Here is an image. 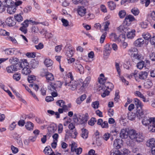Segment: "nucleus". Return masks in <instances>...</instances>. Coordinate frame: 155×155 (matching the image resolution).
I'll use <instances>...</instances> for the list:
<instances>
[{"instance_id":"nucleus-1","label":"nucleus","mask_w":155,"mask_h":155,"mask_svg":"<svg viewBox=\"0 0 155 155\" xmlns=\"http://www.w3.org/2000/svg\"><path fill=\"white\" fill-rule=\"evenodd\" d=\"M78 83L77 81L74 80H72L68 82L65 81L64 83V85L66 86H68V87L69 89L72 91H74L77 88Z\"/></svg>"},{"instance_id":"nucleus-2","label":"nucleus","mask_w":155,"mask_h":155,"mask_svg":"<svg viewBox=\"0 0 155 155\" xmlns=\"http://www.w3.org/2000/svg\"><path fill=\"white\" fill-rule=\"evenodd\" d=\"M56 88L53 84V83H50L49 86L48 87V90L49 92L51 94V95L54 97L58 96Z\"/></svg>"},{"instance_id":"nucleus-3","label":"nucleus","mask_w":155,"mask_h":155,"mask_svg":"<svg viewBox=\"0 0 155 155\" xmlns=\"http://www.w3.org/2000/svg\"><path fill=\"white\" fill-rule=\"evenodd\" d=\"M142 124L145 126H148L150 124L153 123V122H155V118L151 117L147 118V117H144L142 118Z\"/></svg>"},{"instance_id":"nucleus-4","label":"nucleus","mask_w":155,"mask_h":155,"mask_svg":"<svg viewBox=\"0 0 155 155\" xmlns=\"http://www.w3.org/2000/svg\"><path fill=\"white\" fill-rule=\"evenodd\" d=\"M117 29L118 32L122 33H126L130 30V28L128 27V26L124 24V23L118 27Z\"/></svg>"},{"instance_id":"nucleus-5","label":"nucleus","mask_w":155,"mask_h":155,"mask_svg":"<svg viewBox=\"0 0 155 155\" xmlns=\"http://www.w3.org/2000/svg\"><path fill=\"white\" fill-rule=\"evenodd\" d=\"M115 66L117 71L118 73V74L119 75L120 80H121L122 82L124 83V84L126 85H128L129 84L128 82L127 81L123 76H120V69L119 68V64L118 63H116L115 64Z\"/></svg>"},{"instance_id":"nucleus-6","label":"nucleus","mask_w":155,"mask_h":155,"mask_svg":"<svg viewBox=\"0 0 155 155\" xmlns=\"http://www.w3.org/2000/svg\"><path fill=\"white\" fill-rule=\"evenodd\" d=\"M73 66L75 69L80 74H83L84 72V68L83 66L79 63L77 61L76 62L73 64Z\"/></svg>"},{"instance_id":"nucleus-7","label":"nucleus","mask_w":155,"mask_h":155,"mask_svg":"<svg viewBox=\"0 0 155 155\" xmlns=\"http://www.w3.org/2000/svg\"><path fill=\"white\" fill-rule=\"evenodd\" d=\"M64 50L66 51V55L69 58L72 57L73 54V49L70 45H67L65 47Z\"/></svg>"},{"instance_id":"nucleus-8","label":"nucleus","mask_w":155,"mask_h":155,"mask_svg":"<svg viewBox=\"0 0 155 155\" xmlns=\"http://www.w3.org/2000/svg\"><path fill=\"white\" fill-rule=\"evenodd\" d=\"M135 20V19L133 16L131 15H129L126 16L124 23V24H126L129 26L131 24L132 21Z\"/></svg>"},{"instance_id":"nucleus-9","label":"nucleus","mask_w":155,"mask_h":155,"mask_svg":"<svg viewBox=\"0 0 155 155\" xmlns=\"http://www.w3.org/2000/svg\"><path fill=\"white\" fill-rule=\"evenodd\" d=\"M137 133L136 131L134 130H128V136L129 138L131 140L135 139L136 136H137Z\"/></svg>"},{"instance_id":"nucleus-10","label":"nucleus","mask_w":155,"mask_h":155,"mask_svg":"<svg viewBox=\"0 0 155 155\" xmlns=\"http://www.w3.org/2000/svg\"><path fill=\"white\" fill-rule=\"evenodd\" d=\"M7 25L10 27L14 26L16 24V22L13 18L9 17L7 18L5 21Z\"/></svg>"},{"instance_id":"nucleus-11","label":"nucleus","mask_w":155,"mask_h":155,"mask_svg":"<svg viewBox=\"0 0 155 155\" xmlns=\"http://www.w3.org/2000/svg\"><path fill=\"white\" fill-rule=\"evenodd\" d=\"M135 113L137 118L139 120L143 118L144 117L143 110L142 108H137Z\"/></svg>"},{"instance_id":"nucleus-12","label":"nucleus","mask_w":155,"mask_h":155,"mask_svg":"<svg viewBox=\"0 0 155 155\" xmlns=\"http://www.w3.org/2000/svg\"><path fill=\"white\" fill-rule=\"evenodd\" d=\"M91 79L90 76L87 77L85 79L84 81L83 82L82 86L81 87V89L82 90H84L88 85Z\"/></svg>"},{"instance_id":"nucleus-13","label":"nucleus","mask_w":155,"mask_h":155,"mask_svg":"<svg viewBox=\"0 0 155 155\" xmlns=\"http://www.w3.org/2000/svg\"><path fill=\"white\" fill-rule=\"evenodd\" d=\"M86 9L84 7H80L77 9V12L78 15L81 17L85 15Z\"/></svg>"},{"instance_id":"nucleus-14","label":"nucleus","mask_w":155,"mask_h":155,"mask_svg":"<svg viewBox=\"0 0 155 155\" xmlns=\"http://www.w3.org/2000/svg\"><path fill=\"white\" fill-rule=\"evenodd\" d=\"M14 4V2L12 0H5L2 2L3 6L8 8L12 6Z\"/></svg>"},{"instance_id":"nucleus-15","label":"nucleus","mask_w":155,"mask_h":155,"mask_svg":"<svg viewBox=\"0 0 155 155\" xmlns=\"http://www.w3.org/2000/svg\"><path fill=\"white\" fill-rule=\"evenodd\" d=\"M122 145V140L120 139L115 140L113 143L114 147L117 149L120 148Z\"/></svg>"},{"instance_id":"nucleus-16","label":"nucleus","mask_w":155,"mask_h":155,"mask_svg":"<svg viewBox=\"0 0 155 155\" xmlns=\"http://www.w3.org/2000/svg\"><path fill=\"white\" fill-rule=\"evenodd\" d=\"M128 136V131H127L126 129H123L121 130L120 137L122 138H126Z\"/></svg>"},{"instance_id":"nucleus-17","label":"nucleus","mask_w":155,"mask_h":155,"mask_svg":"<svg viewBox=\"0 0 155 155\" xmlns=\"http://www.w3.org/2000/svg\"><path fill=\"white\" fill-rule=\"evenodd\" d=\"M127 32V36L128 38L132 39L133 38L135 35L136 31L134 29H132L129 31Z\"/></svg>"},{"instance_id":"nucleus-18","label":"nucleus","mask_w":155,"mask_h":155,"mask_svg":"<svg viewBox=\"0 0 155 155\" xmlns=\"http://www.w3.org/2000/svg\"><path fill=\"white\" fill-rule=\"evenodd\" d=\"M153 85V83L151 80L150 79H147L144 83V87L145 88H149Z\"/></svg>"},{"instance_id":"nucleus-19","label":"nucleus","mask_w":155,"mask_h":155,"mask_svg":"<svg viewBox=\"0 0 155 155\" xmlns=\"http://www.w3.org/2000/svg\"><path fill=\"white\" fill-rule=\"evenodd\" d=\"M143 40L142 38H139L135 41L134 44L135 46L140 47L143 45Z\"/></svg>"},{"instance_id":"nucleus-20","label":"nucleus","mask_w":155,"mask_h":155,"mask_svg":"<svg viewBox=\"0 0 155 155\" xmlns=\"http://www.w3.org/2000/svg\"><path fill=\"white\" fill-rule=\"evenodd\" d=\"M6 70L8 73H13V71H17V68L12 65L6 68Z\"/></svg>"},{"instance_id":"nucleus-21","label":"nucleus","mask_w":155,"mask_h":155,"mask_svg":"<svg viewBox=\"0 0 155 155\" xmlns=\"http://www.w3.org/2000/svg\"><path fill=\"white\" fill-rule=\"evenodd\" d=\"M31 72V71L30 68L29 66L28 67H23L22 70V73L23 74L28 75Z\"/></svg>"},{"instance_id":"nucleus-22","label":"nucleus","mask_w":155,"mask_h":155,"mask_svg":"<svg viewBox=\"0 0 155 155\" xmlns=\"http://www.w3.org/2000/svg\"><path fill=\"white\" fill-rule=\"evenodd\" d=\"M47 82H49L50 81H53L54 80V75L51 73L48 72L45 77Z\"/></svg>"},{"instance_id":"nucleus-23","label":"nucleus","mask_w":155,"mask_h":155,"mask_svg":"<svg viewBox=\"0 0 155 155\" xmlns=\"http://www.w3.org/2000/svg\"><path fill=\"white\" fill-rule=\"evenodd\" d=\"M146 145L150 148L155 147V140L153 138L151 139L147 142Z\"/></svg>"},{"instance_id":"nucleus-24","label":"nucleus","mask_w":155,"mask_h":155,"mask_svg":"<svg viewBox=\"0 0 155 155\" xmlns=\"http://www.w3.org/2000/svg\"><path fill=\"white\" fill-rule=\"evenodd\" d=\"M148 73L146 71H141L139 74V78L141 80L146 79L147 77Z\"/></svg>"},{"instance_id":"nucleus-25","label":"nucleus","mask_w":155,"mask_h":155,"mask_svg":"<svg viewBox=\"0 0 155 155\" xmlns=\"http://www.w3.org/2000/svg\"><path fill=\"white\" fill-rule=\"evenodd\" d=\"M144 139V137L142 134H137V136H136V138L134 141L138 142H143Z\"/></svg>"},{"instance_id":"nucleus-26","label":"nucleus","mask_w":155,"mask_h":155,"mask_svg":"<svg viewBox=\"0 0 155 155\" xmlns=\"http://www.w3.org/2000/svg\"><path fill=\"white\" fill-rule=\"evenodd\" d=\"M16 10V8L13 5L12 6L7 8V11L8 13L11 14H14Z\"/></svg>"},{"instance_id":"nucleus-27","label":"nucleus","mask_w":155,"mask_h":155,"mask_svg":"<svg viewBox=\"0 0 155 155\" xmlns=\"http://www.w3.org/2000/svg\"><path fill=\"white\" fill-rule=\"evenodd\" d=\"M17 49L15 48H8L6 49L5 51V54L8 55H12L15 54V51H16Z\"/></svg>"},{"instance_id":"nucleus-28","label":"nucleus","mask_w":155,"mask_h":155,"mask_svg":"<svg viewBox=\"0 0 155 155\" xmlns=\"http://www.w3.org/2000/svg\"><path fill=\"white\" fill-rule=\"evenodd\" d=\"M44 63L47 67L51 66L53 64V62L49 58H46L44 61Z\"/></svg>"},{"instance_id":"nucleus-29","label":"nucleus","mask_w":155,"mask_h":155,"mask_svg":"<svg viewBox=\"0 0 155 155\" xmlns=\"http://www.w3.org/2000/svg\"><path fill=\"white\" fill-rule=\"evenodd\" d=\"M134 101L135 105L137 106V108L139 107H140V108H142L143 106V104L142 102L138 99L137 98L134 99Z\"/></svg>"},{"instance_id":"nucleus-30","label":"nucleus","mask_w":155,"mask_h":155,"mask_svg":"<svg viewBox=\"0 0 155 155\" xmlns=\"http://www.w3.org/2000/svg\"><path fill=\"white\" fill-rule=\"evenodd\" d=\"M56 104L58 105L63 108H64V109L67 108V106L65 105L64 102L62 100H59L57 101Z\"/></svg>"},{"instance_id":"nucleus-31","label":"nucleus","mask_w":155,"mask_h":155,"mask_svg":"<svg viewBox=\"0 0 155 155\" xmlns=\"http://www.w3.org/2000/svg\"><path fill=\"white\" fill-rule=\"evenodd\" d=\"M9 61L12 64H16L18 63L19 59L16 57H13L10 58Z\"/></svg>"},{"instance_id":"nucleus-32","label":"nucleus","mask_w":155,"mask_h":155,"mask_svg":"<svg viewBox=\"0 0 155 155\" xmlns=\"http://www.w3.org/2000/svg\"><path fill=\"white\" fill-rule=\"evenodd\" d=\"M148 130L151 132H155V122H153L148 126Z\"/></svg>"},{"instance_id":"nucleus-33","label":"nucleus","mask_w":155,"mask_h":155,"mask_svg":"<svg viewBox=\"0 0 155 155\" xmlns=\"http://www.w3.org/2000/svg\"><path fill=\"white\" fill-rule=\"evenodd\" d=\"M14 18L18 22H21L23 20V18L21 14H17L14 15Z\"/></svg>"},{"instance_id":"nucleus-34","label":"nucleus","mask_w":155,"mask_h":155,"mask_svg":"<svg viewBox=\"0 0 155 155\" xmlns=\"http://www.w3.org/2000/svg\"><path fill=\"white\" fill-rule=\"evenodd\" d=\"M25 127L26 129L29 130L33 129L34 125L32 123L30 122H28L25 124Z\"/></svg>"},{"instance_id":"nucleus-35","label":"nucleus","mask_w":155,"mask_h":155,"mask_svg":"<svg viewBox=\"0 0 155 155\" xmlns=\"http://www.w3.org/2000/svg\"><path fill=\"white\" fill-rule=\"evenodd\" d=\"M29 66V64L27 62L26 59H23L21 60V62L20 64V67L22 68Z\"/></svg>"},{"instance_id":"nucleus-36","label":"nucleus","mask_w":155,"mask_h":155,"mask_svg":"<svg viewBox=\"0 0 155 155\" xmlns=\"http://www.w3.org/2000/svg\"><path fill=\"white\" fill-rule=\"evenodd\" d=\"M81 130V136L83 138L86 139L88 137V132L87 130L84 128L82 129Z\"/></svg>"},{"instance_id":"nucleus-37","label":"nucleus","mask_w":155,"mask_h":155,"mask_svg":"<svg viewBox=\"0 0 155 155\" xmlns=\"http://www.w3.org/2000/svg\"><path fill=\"white\" fill-rule=\"evenodd\" d=\"M108 7L111 10L114 9L116 7V5L113 1H110L107 2Z\"/></svg>"},{"instance_id":"nucleus-38","label":"nucleus","mask_w":155,"mask_h":155,"mask_svg":"<svg viewBox=\"0 0 155 155\" xmlns=\"http://www.w3.org/2000/svg\"><path fill=\"white\" fill-rule=\"evenodd\" d=\"M128 117L129 119L130 120H135L137 117L136 113L130 112L128 113Z\"/></svg>"},{"instance_id":"nucleus-39","label":"nucleus","mask_w":155,"mask_h":155,"mask_svg":"<svg viewBox=\"0 0 155 155\" xmlns=\"http://www.w3.org/2000/svg\"><path fill=\"white\" fill-rule=\"evenodd\" d=\"M133 58L137 60H141L143 58V56L142 54L138 53H137L136 54V53L134 54Z\"/></svg>"},{"instance_id":"nucleus-40","label":"nucleus","mask_w":155,"mask_h":155,"mask_svg":"<svg viewBox=\"0 0 155 155\" xmlns=\"http://www.w3.org/2000/svg\"><path fill=\"white\" fill-rule=\"evenodd\" d=\"M137 49L136 48H132L129 50V52L132 56H134V54L136 53V54L137 53Z\"/></svg>"},{"instance_id":"nucleus-41","label":"nucleus","mask_w":155,"mask_h":155,"mask_svg":"<svg viewBox=\"0 0 155 155\" xmlns=\"http://www.w3.org/2000/svg\"><path fill=\"white\" fill-rule=\"evenodd\" d=\"M105 87L106 89H110L112 90L114 88V85L113 84L110 82H108L104 84Z\"/></svg>"},{"instance_id":"nucleus-42","label":"nucleus","mask_w":155,"mask_h":155,"mask_svg":"<svg viewBox=\"0 0 155 155\" xmlns=\"http://www.w3.org/2000/svg\"><path fill=\"white\" fill-rule=\"evenodd\" d=\"M39 30L38 27L33 26L31 28V31L32 34H36L38 33Z\"/></svg>"},{"instance_id":"nucleus-43","label":"nucleus","mask_w":155,"mask_h":155,"mask_svg":"<svg viewBox=\"0 0 155 155\" xmlns=\"http://www.w3.org/2000/svg\"><path fill=\"white\" fill-rule=\"evenodd\" d=\"M142 36L143 38L146 40H148L151 37L150 34L147 32H144L142 34Z\"/></svg>"},{"instance_id":"nucleus-44","label":"nucleus","mask_w":155,"mask_h":155,"mask_svg":"<svg viewBox=\"0 0 155 155\" xmlns=\"http://www.w3.org/2000/svg\"><path fill=\"white\" fill-rule=\"evenodd\" d=\"M52 151V150L50 146H47L45 147L44 152L47 155L49 154Z\"/></svg>"},{"instance_id":"nucleus-45","label":"nucleus","mask_w":155,"mask_h":155,"mask_svg":"<svg viewBox=\"0 0 155 155\" xmlns=\"http://www.w3.org/2000/svg\"><path fill=\"white\" fill-rule=\"evenodd\" d=\"M131 12L135 16L138 15L140 13V11L137 8H132L131 10Z\"/></svg>"},{"instance_id":"nucleus-46","label":"nucleus","mask_w":155,"mask_h":155,"mask_svg":"<svg viewBox=\"0 0 155 155\" xmlns=\"http://www.w3.org/2000/svg\"><path fill=\"white\" fill-rule=\"evenodd\" d=\"M13 78L16 81H18L21 78V75L20 73L14 74L13 76Z\"/></svg>"},{"instance_id":"nucleus-47","label":"nucleus","mask_w":155,"mask_h":155,"mask_svg":"<svg viewBox=\"0 0 155 155\" xmlns=\"http://www.w3.org/2000/svg\"><path fill=\"white\" fill-rule=\"evenodd\" d=\"M145 62L143 61L139 62L137 65V68L140 69H141L144 67H145Z\"/></svg>"},{"instance_id":"nucleus-48","label":"nucleus","mask_w":155,"mask_h":155,"mask_svg":"<svg viewBox=\"0 0 155 155\" xmlns=\"http://www.w3.org/2000/svg\"><path fill=\"white\" fill-rule=\"evenodd\" d=\"M48 72L47 69H43L41 70L40 72V76L42 77H45Z\"/></svg>"},{"instance_id":"nucleus-49","label":"nucleus","mask_w":155,"mask_h":155,"mask_svg":"<svg viewBox=\"0 0 155 155\" xmlns=\"http://www.w3.org/2000/svg\"><path fill=\"white\" fill-rule=\"evenodd\" d=\"M98 88L97 90L99 91L102 90L104 91L106 88L105 87V85L104 84L100 83L97 84Z\"/></svg>"},{"instance_id":"nucleus-50","label":"nucleus","mask_w":155,"mask_h":155,"mask_svg":"<svg viewBox=\"0 0 155 155\" xmlns=\"http://www.w3.org/2000/svg\"><path fill=\"white\" fill-rule=\"evenodd\" d=\"M111 39H114V40L118 42V37L116 34L112 33L110 35Z\"/></svg>"},{"instance_id":"nucleus-51","label":"nucleus","mask_w":155,"mask_h":155,"mask_svg":"<svg viewBox=\"0 0 155 155\" xmlns=\"http://www.w3.org/2000/svg\"><path fill=\"white\" fill-rule=\"evenodd\" d=\"M105 51L107 53L109 54L110 52V51L111 49L110 47V45L109 44H106L104 46Z\"/></svg>"},{"instance_id":"nucleus-52","label":"nucleus","mask_w":155,"mask_h":155,"mask_svg":"<svg viewBox=\"0 0 155 155\" xmlns=\"http://www.w3.org/2000/svg\"><path fill=\"white\" fill-rule=\"evenodd\" d=\"M0 35L3 36H9V33L5 30L1 29H0Z\"/></svg>"},{"instance_id":"nucleus-53","label":"nucleus","mask_w":155,"mask_h":155,"mask_svg":"<svg viewBox=\"0 0 155 155\" xmlns=\"http://www.w3.org/2000/svg\"><path fill=\"white\" fill-rule=\"evenodd\" d=\"M99 105V102L98 101H96L92 103L91 106L94 108L97 109L98 108Z\"/></svg>"},{"instance_id":"nucleus-54","label":"nucleus","mask_w":155,"mask_h":155,"mask_svg":"<svg viewBox=\"0 0 155 155\" xmlns=\"http://www.w3.org/2000/svg\"><path fill=\"white\" fill-rule=\"evenodd\" d=\"M78 134V133L77 132L76 130H74V131L72 132H70L69 133V135L71 137L74 138H76V136Z\"/></svg>"},{"instance_id":"nucleus-55","label":"nucleus","mask_w":155,"mask_h":155,"mask_svg":"<svg viewBox=\"0 0 155 155\" xmlns=\"http://www.w3.org/2000/svg\"><path fill=\"white\" fill-rule=\"evenodd\" d=\"M32 7L30 5H27L24 9V12L25 13H28L31 11L32 9Z\"/></svg>"},{"instance_id":"nucleus-56","label":"nucleus","mask_w":155,"mask_h":155,"mask_svg":"<svg viewBox=\"0 0 155 155\" xmlns=\"http://www.w3.org/2000/svg\"><path fill=\"white\" fill-rule=\"evenodd\" d=\"M96 121V120L95 118L92 117L88 121V124L91 126H93L95 122Z\"/></svg>"},{"instance_id":"nucleus-57","label":"nucleus","mask_w":155,"mask_h":155,"mask_svg":"<svg viewBox=\"0 0 155 155\" xmlns=\"http://www.w3.org/2000/svg\"><path fill=\"white\" fill-rule=\"evenodd\" d=\"M149 17L151 20L155 21V11H153L148 15Z\"/></svg>"},{"instance_id":"nucleus-58","label":"nucleus","mask_w":155,"mask_h":155,"mask_svg":"<svg viewBox=\"0 0 155 155\" xmlns=\"http://www.w3.org/2000/svg\"><path fill=\"white\" fill-rule=\"evenodd\" d=\"M121 153L118 150H112L111 151L110 155H121Z\"/></svg>"},{"instance_id":"nucleus-59","label":"nucleus","mask_w":155,"mask_h":155,"mask_svg":"<svg viewBox=\"0 0 155 155\" xmlns=\"http://www.w3.org/2000/svg\"><path fill=\"white\" fill-rule=\"evenodd\" d=\"M125 39V37L124 35L123 34L120 35L118 37V42H120L124 41Z\"/></svg>"},{"instance_id":"nucleus-60","label":"nucleus","mask_w":155,"mask_h":155,"mask_svg":"<svg viewBox=\"0 0 155 155\" xmlns=\"http://www.w3.org/2000/svg\"><path fill=\"white\" fill-rule=\"evenodd\" d=\"M54 85L56 87V88L58 87L61 88L63 83L59 81H57L54 83H53Z\"/></svg>"},{"instance_id":"nucleus-61","label":"nucleus","mask_w":155,"mask_h":155,"mask_svg":"<svg viewBox=\"0 0 155 155\" xmlns=\"http://www.w3.org/2000/svg\"><path fill=\"white\" fill-rule=\"evenodd\" d=\"M126 15V12L124 10H121L119 13V15L120 18H124Z\"/></svg>"},{"instance_id":"nucleus-62","label":"nucleus","mask_w":155,"mask_h":155,"mask_svg":"<svg viewBox=\"0 0 155 155\" xmlns=\"http://www.w3.org/2000/svg\"><path fill=\"white\" fill-rule=\"evenodd\" d=\"M8 39L11 41L13 44L15 45H17L18 44V42L14 37L10 36L8 37Z\"/></svg>"},{"instance_id":"nucleus-63","label":"nucleus","mask_w":155,"mask_h":155,"mask_svg":"<svg viewBox=\"0 0 155 155\" xmlns=\"http://www.w3.org/2000/svg\"><path fill=\"white\" fill-rule=\"evenodd\" d=\"M61 21L64 26L66 27L69 25V22L67 20L64 18H62Z\"/></svg>"},{"instance_id":"nucleus-64","label":"nucleus","mask_w":155,"mask_h":155,"mask_svg":"<svg viewBox=\"0 0 155 155\" xmlns=\"http://www.w3.org/2000/svg\"><path fill=\"white\" fill-rule=\"evenodd\" d=\"M29 22H30V20H25L24 22L21 24L22 26L27 28L28 26Z\"/></svg>"}]
</instances>
